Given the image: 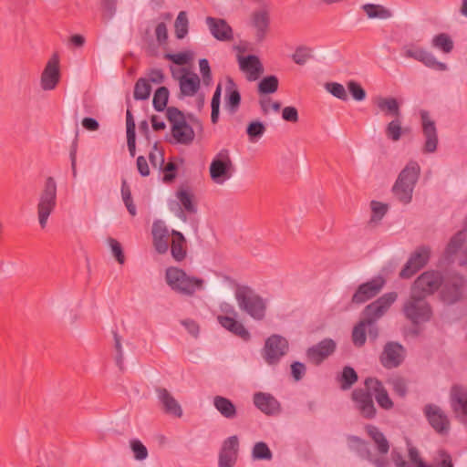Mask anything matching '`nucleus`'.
<instances>
[{
  "label": "nucleus",
  "mask_w": 467,
  "mask_h": 467,
  "mask_svg": "<svg viewBox=\"0 0 467 467\" xmlns=\"http://www.w3.org/2000/svg\"><path fill=\"white\" fill-rule=\"evenodd\" d=\"M397 297L398 295L395 292L386 293L365 307L366 319L358 322L352 331V340L355 346L362 347L365 344L367 326H371L380 318L397 300Z\"/></svg>",
  "instance_id": "obj_1"
},
{
  "label": "nucleus",
  "mask_w": 467,
  "mask_h": 467,
  "mask_svg": "<svg viewBox=\"0 0 467 467\" xmlns=\"http://www.w3.org/2000/svg\"><path fill=\"white\" fill-rule=\"evenodd\" d=\"M234 298L241 311L255 321H262L266 317L267 300L257 294L251 286L237 285Z\"/></svg>",
  "instance_id": "obj_2"
},
{
  "label": "nucleus",
  "mask_w": 467,
  "mask_h": 467,
  "mask_svg": "<svg viewBox=\"0 0 467 467\" xmlns=\"http://www.w3.org/2000/svg\"><path fill=\"white\" fill-rule=\"evenodd\" d=\"M165 281L175 293L192 296L203 289L204 280L194 275H188L184 270L170 266L165 271Z\"/></svg>",
  "instance_id": "obj_3"
},
{
  "label": "nucleus",
  "mask_w": 467,
  "mask_h": 467,
  "mask_svg": "<svg viewBox=\"0 0 467 467\" xmlns=\"http://www.w3.org/2000/svg\"><path fill=\"white\" fill-rule=\"evenodd\" d=\"M420 173V167L415 161L407 163L400 172L398 179L393 185L392 192L395 197L404 204L410 202L414 187Z\"/></svg>",
  "instance_id": "obj_4"
},
{
  "label": "nucleus",
  "mask_w": 467,
  "mask_h": 467,
  "mask_svg": "<svg viewBox=\"0 0 467 467\" xmlns=\"http://www.w3.org/2000/svg\"><path fill=\"white\" fill-rule=\"evenodd\" d=\"M234 171L230 150L227 149L220 150L212 160L209 167L211 180L219 185H223L229 181Z\"/></svg>",
  "instance_id": "obj_5"
},
{
  "label": "nucleus",
  "mask_w": 467,
  "mask_h": 467,
  "mask_svg": "<svg viewBox=\"0 0 467 467\" xmlns=\"http://www.w3.org/2000/svg\"><path fill=\"white\" fill-rule=\"evenodd\" d=\"M425 298L410 292V298L403 305V314L414 325L428 322L432 316L431 307Z\"/></svg>",
  "instance_id": "obj_6"
},
{
  "label": "nucleus",
  "mask_w": 467,
  "mask_h": 467,
  "mask_svg": "<svg viewBox=\"0 0 467 467\" xmlns=\"http://www.w3.org/2000/svg\"><path fill=\"white\" fill-rule=\"evenodd\" d=\"M57 205V182L53 177H47L39 195L37 203L38 222L42 228L47 223L49 215Z\"/></svg>",
  "instance_id": "obj_7"
},
{
  "label": "nucleus",
  "mask_w": 467,
  "mask_h": 467,
  "mask_svg": "<svg viewBox=\"0 0 467 467\" xmlns=\"http://www.w3.org/2000/svg\"><path fill=\"white\" fill-rule=\"evenodd\" d=\"M176 201L169 203L170 210L182 222H187V214L197 213V205L193 201V194L187 189H180L176 192Z\"/></svg>",
  "instance_id": "obj_8"
},
{
  "label": "nucleus",
  "mask_w": 467,
  "mask_h": 467,
  "mask_svg": "<svg viewBox=\"0 0 467 467\" xmlns=\"http://www.w3.org/2000/svg\"><path fill=\"white\" fill-rule=\"evenodd\" d=\"M287 351L288 341L280 335H272L265 340L263 355L267 364L275 365Z\"/></svg>",
  "instance_id": "obj_9"
},
{
  "label": "nucleus",
  "mask_w": 467,
  "mask_h": 467,
  "mask_svg": "<svg viewBox=\"0 0 467 467\" xmlns=\"http://www.w3.org/2000/svg\"><path fill=\"white\" fill-rule=\"evenodd\" d=\"M442 284V275L437 271L422 273L413 283L411 292L424 297L437 291Z\"/></svg>",
  "instance_id": "obj_10"
},
{
  "label": "nucleus",
  "mask_w": 467,
  "mask_h": 467,
  "mask_svg": "<svg viewBox=\"0 0 467 467\" xmlns=\"http://www.w3.org/2000/svg\"><path fill=\"white\" fill-rule=\"evenodd\" d=\"M402 56L413 58L421 62L426 67L439 71H445L448 68L445 63L438 61L431 53L415 45L404 46L402 47Z\"/></svg>",
  "instance_id": "obj_11"
},
{
  "label": "nucleus",
  "mask_w": 467,
  "mask_h": 467,
  "mask_svg": "<svg viewBox=\"0 0 467 467\" xmlns=\"http://www.w3.org/2000/svg\"><path fill=\"white\" fill-rule=\"evenodd\" d=\"M424 415L433 428V430L441 434L447 435L451 429V422L447 414L435 404H427L423 410Z\"/></svg>",
  "instance_id": "obj_12"
},
{
  "label": "nucleus",
  "mask_w": 467,
  "mask_h": 467,
  "mask_svg": "<svg viewBox=\"0 0 467 467\" xmlns=\"http://www.w3.org/2000/svg\"><path fill=\"white\" fill-rule=\"evenodd\" d=\"M352 400L360 415L366 419H373L377 410L373 402V393L366 387L356 389L351 394Z\"/></svg>",
  "instance_id": "obj_13"
},
{
  "label": "nucleus",
  "mask_w": 467,
  "mask_h": 467,
  "mask_svg": "<svg viewBox=\"0 0 467 467\" xmlns=\"http://www.w3.org/2000/svg\"><path fill=\"white\" fill-rule=\"evenodd\" d=\"M60 80L59 58L54 54L47 61L40 77V86L45 91L53 90Z\"/></svg>",
  "instance_id": "obj_14"
},
{
  "label": "nucleus",
  "mask_w": 467,
  "mask_h": 467,
  "mask_svg": "<svg viewBox=\"0 0 467 467\" xmlns=\"http://www.w3.org/2000/svg\"><path fill=\"white\" fill-rule=\"evenodd\" d=\"M431 251L426 246H420L410 256L400 271V277L410 278L420 270L429 261Z\"/></svg>",
  "instance_id": "obj_15"
},
{
  "label": "nucleus",
  "mask_w": 467,
  "mask_h": 467,
  "mask_svg": "<svg viewBox=\"0 0 467 467\" xmlns=\"http://www.w3.org/2000/svg\"><path fill=\"white\" fill-rule=\"evenodd\" d=\"M385 285L381 276L375 277L364 284H361L352 296L354 304H363L377 296Z\"/></svg>",
  "instance_id": "obj_16"
},
{
  "label": "nucleus",
  "mask_w": 467,
  "mask_h": 467,
  "mask_svg": "<svg viewBox=\"0 0 467 467\" xmlns=\"http://www.w3.org/2000/svg\"><path fill=\"white\" fill-rule=\"evenodd\" d=\"M405 349L397 342H388L380 355V363L386 368L399 367L404 360Z\"/></svg>",
  "instance_id": "obj_17"
},
{
  "label": "nucleus",
  "mask_w": 467,
  "mask_h": 467,
  "mask_svg": "<svg viewBox=\"0 0 467 467\" xmlns=\"http://www.w3.org/2000/svg\"><path fill=\"white\" fill-rule=\"evenodd\" d=\"M420 118L422 123V131L425 137L423 151L426 153H432L437 150L438 146V134L436 125L434 121L430 119L429 112L426 110L420 111Z\"/></svg>",
  "instance_id": "obj_18"
},
{
  "label": "nucleus",
  "mask_w": 467,
  "mask_h": 467,
  "mask_svg": "<svg viewBox=\"0 0 467 467\" xmlns=\"http://www.w3.org/2000/svg\"><path fill=\"white\" fill-rule=\"evenodd\" d=\"M239 441L236 435L228 437L219 453V467H234L237 461Z\"/></svg>",
  "instance_id": "obj_19"
},
{
  "label": "nucleus",
  "mask_w": 467,
  "mask_h": 467,
  "mask_svg": "<svg viewBox=\"0 0 467 467\" xmlns=\"http://www.w3.org/2000/svg\"><path fill=\"white\" fill-rule=\"evenodd\" d=\"M205 22L215 39L223 42L234 39L233 28L224 19L207 16Z\"/></svg>",
  "instance_id": "obj_20"
},
{
  "label": "nucleus",
  "mask_w": 467,
  "mask_h": 467,
  "mask_svg": "<svg viewBox=\"0 0 467 467\" xmlns=\"http://www.w3.org/2000/svg\"><path fill=\"white\" fill-rule=\"evenodd\" d=\"M364 384L367 389L372 391L373 396L380 408L387 410L393 408V402L381 381L375 378H368Z\"/></svg>",
  "instance_id": "obj_21"
},
{
  "label": "nucleus",
  "mask_w": 467,
  "mask_h": 467,
  "mask_svg": "<svg viewBox=\"0 0 467 467\" xmlns=\"http://www.w3.org/2000/svg\"><path fill=\"white\" fill-rule=\"evenodd\" d=\"M238 63L240 69L246 75L249 81L256 80L263 73L262 63L255 55L238 56Z\"/></svg>",
  "instance_id": "obj_22"
},
{
  "label": "nucleus",
  "mask_w": 467,
  "mask_h": 467,
  "mask_svg": "<svg viewBox=\"0 0 467 467\" xmlns=\"http://www.w3.org/2000/svg\"><path fill=\"white\" fill-rule=\"evenodd\" d=\"M335 341L330 338H326L316 346L309 348L307 349L306 356L311 362L318 365L328 356H330L335 351Z\"/></svg>",
  "instance_id": "obj_23"
},
{
  "label": "nucleus",
  "mask_w": 467,
  "mask_h": 467,
  "mask_svg": "<svg viewBox=\"0 0 467 467\" xmlns=\"http://www.w3.org/2000/svg\"><path fill=\"white\" fill-rule=\"evenodd\" d=\"M464 280L461 276H453L450 281H446L441 292V297L446 304L457 302L462 294Z\"/></svg>",
  "instance_id": "obj_24"
},
{
  "label": "nucleus",
  "mask_w": 467,
  "mask_h": 467,
  "mask_svg": "<svg viewBox=\"0 0 467 467\" xmlns=\"http://www.w3.org/2000/svg\"><path fill=\"white\" fill-rule=\"evenodd\" d=\"M251 26L254 30L256 41L262 42L265 38L270 26L268 12L265 10L254 12L251 17Z\"/></svg>",
  "instance_id": "obj_25"
},
{
  "label": "nucleus",
  "mask_w": 467,
  "mask_h": 467,
  "mask_svg": "<svg viewBox=\"0 0 467 467\" xmlns=\"http://www.w3.org/2000/svg\"><path fill=\"white\" fill-rule=\"evenodd\" d=\"M254 403L257 409L267 415H275L280 411V403L269 393H255L254 395Z\"/></svg>",
  "instance_id": "obj_26"
},
{
  "label": "nucleus",
  "mask_w": 467,
  "mask_h": 467,
  "mask_svg": "<svg viewBox=\"0 0 467 467\" xmlns=\"http://www.w3.org/2000/svg\"><path fill=\"white\" fill-rule=\"evenodd\" d=\"M179 86L182 96L192 97L200 88V78L196 73L183 69V74L179 78Z\"/></svg>",
  "instance_id": "obj_27"
},
{
  "label": "nucleus",
  "mask_w": 467,
  "mask_h": 467,
  "mask_svg": "<svg viewBox=\"0 0 467 467\" xmlns=\"http://www.w3.org/2000/svg\"><path fill=\"white\" fill-rule=\"evenodd\" d=\"M158 399L161 401L165 413L181 418L182 416V409L173 396L164 388L156 389Z\"/></svg>",
  "instance_id": "obj_28"
},
{
  "label": "nucleus",
  "mask_w": 467,
  "mask_h": 467,
  "mask_svg": "<svg viewBox=\"0 0 467 467\" xmlns=\"http://www.w3.org/2000/svg\"><path fill=\"white\" fill-rule=\"evenodd\" d=\"M225 108L231 113H235L241 104V95L238 88L230 77L225 80Z\"/></svg>",
  "instance_id": "obj_29"
},
{
  "label": "nucleus",
  "mask_w": 467,
  "mask_h": 467,
  "mask_svg": "<svg viewBox=\"0 0 467 467\" xmlns=\"http://www.w3.org/2000/svg\"><path fill=\"white\" fill-rule=\"evenodd\" d=\"M172 236L171 244V254L176 262H182L187 255V243L184 235L177 231L171 230Z\"/></svg>",
  "instance_id": "obj_30"
},
{
  "label": "nucleus",
  "mask_w": 467,
  "mask_h": 467,
  "mask_svg": "<svg viewBox=\"0 0 467 467\" xmlns=\"http://www.w3.org/2000/svg\"><path fill=\"white\" fill-rule=\"evenodd\" d=\"M218 323L226 330L230 331L234 335L241 337L244 340L250 339V333L244 327L242 322L237 320V317H217Z\"/></svg>",
  "instance_id": "obj_31"
},
{
  "label": "nucleus",
  "mask_w": 467,
  "mask_h": 467,
  "mask_svg": "<svg viewBox=\"0 0 467 467\" xmlns=\"http://www.w3.org/2000/svg\"><path fill=\"white\" fill-rule=\"evenodd\" d=\"M213 403L214 408L225 419L233 420L236 417V407L229 399L223 396H215Z\"/></svg>",
  "instance_id": "obj_32"
},
{
  "label": "nucleus",
  "mask_w": 467,
  "mask_h": 467,
  "mask_svg": "<svg viewBox=\"0 0 467 467\" xmlns=\"http://www.w3.org/2000/svg\"><path fill=\"white\" fill-rule=\"evenodd\" d=\"M171 135L177 143L185 145L194 139V131L187 122L171 127Z\"/></svg>",
  "instance_id": "obj_33"
},
{
  "label": "nucleus",
  "mask_w": 467,
  "mask_h": 467,
  "mask_svg": "<svg viewBox=\"0 0 467 467\" xmlns=\"http://www.w3.org/2000/svg\"><path fill=\"white\" fill-rule=\"evenodd\" d=\"M135 120L131 113L130 106L126 110V133H127V145L129 151L132 157L136 152V134H135Z\"/></svg>",
  "instance_id": "obj_34"
},
{
  "label": "nucleus",
  "mask_w": 467,
  "mask_h": 467,
  "mask_svg": "<svg viewBox=\"0 0 467 467\" xmlns=\"http://www.w3.org/2000/svg\"><path fill=\"white\" fill-rule=\"evenodd\" d=\"M451 406L456 413L467 418V391L454 388L451 393Z\"/></svg>",
  "instance_id": "obj_35"
},
{
  "label": "nucleus",
  "mask_w": 467,
  "mask_h": 467,
  "mask_svg": "<svg viewBox=\"0 0 467 467\" xmlns=\"http://www.w3.org/2000/svg\"><path fill=\"white\" fill-rule=\"evenodd\" d=\"M377 107L387 116H393L396 119L400 116L399 102L394 98H379Z\"/></svg>",
  "instance_id": "obj_36"
},
{
  "label": "nucleus",
  "mask_w": 467,
  "mask_h": 467,
  "mask_svg": "<svg viewBox=\"0 0 467 467\" xmlns=\"http://www.w3.org/2000/svg\"><path fill=\"white\" fill-rule=\"evenodd\" d=\"M361 8L369 19H388L392 16L391 11L381 5L364 4Z\"/></svg>",
  "instance_id": "obj_37"
},
{
  "label": "nucleus",
  "mask_w": 467,
  "mask_h": 467,
  "mask_svg": "<svg viewBox=\"0 0 467 467\" xmlns=\"http://www.w3.org/2000/svg\"><path fill=\"white\" fill-rule=\"evenodd\" d=\"M366 429L368 434L377 444L378 451L382 454H386L389 450V444L384 434L376 426L373 425H368Z\"/></svg>",
  "instance_id": "obj_38"
},
{
  "label": "nucleus",
  "mask_w": 467,
  "mask_h": 467,
  "mask_svg": "<svg viewBox=\"0 0 467 467\" xmlns=\"http://www.w3.org/2000/svg\"><path fill=\"white\" fill-rule=\"evenodd\" d=\"M337 380L340 384L341 389L347 390L358 381V374L353 368L346 366L341 374L337 377Z\"/></svg>",
  "instance_id": "obj_39"
},
{
  "label": "nucleus",
  "mask_w": 467,
  "mask_h": 467,
  "mask_svg": "<svg viewBox=\"0 0 467 467\" xmlns=\"http://www.w3.org/2000/svg\"><path fill=\"white\" fill-rule=\"evenodd\" d=\"M151 93L150 80L145 78H139L134 86L133 97L136 100H146Z\"/></svg>",
  "instance_id": "obj_40"
},
{
  "label": "nucleus",
  "mask_w": 467,
  "mask_h": 467,
  "mask_svg": "<svg viewBox=\"0 0 467 467\" xmlns=\"http://www.w3.org/2000/svg\"><path fill=\"white\" fill-rule=\"evenodd\" d=\"M189 32V20L187 13L181 11L174 22V33L178 39H183Z\"/></svg>",
  "instance_id": "obj_41"
},
{
  "label": "nucleus",
  "mask_w": 467,
  "mask_h": 467,
  "mask_svg": "<svg viewBox=\"0 0 467 467\" xmlns=\"http://www.w3.org/2000/svg\"><path fill=\"white\" fill-rule=\"evenodd\" d=\"M252 458L254 461H271L273 453L265 442L258 441L252 449Z\"/></svg>",
  "instance_id": "obj_42"
},
{
  "label": "nucleus",
  "mask_w": 467,
  "mask_h": 467,
  "mask_svg": "<svg viewBox=\"0 0 467 467\" xmlns=\"http://www.w3.org/2000/svg\"><path fill=\"white\" fill-rule=\"evenodd\" d=\"M169 89L166 87H160L153 95V108L156 111H163L167 106Z\"/></svg>",
  "instance_id": "obj_43"
},
{
  "label": "nucleus",
  "mask_w": 467,
  "mask_h": 467,
  "mask_svg": "<svg viewBox=\"0 0 467 467\" xmlns=\"http://www.w3.org/2000/svg\"><path fill=\"white\" fill-rule=\"evenodd\" d=\"M420 467H454V463L449 452L440 450L431 464H421Z\"/></svg>",
  "instance_id": "obj_44"
},
{
  "label": "nucleus",
  "mask_w": 467,
  "mask_h": 467,
  "mask_svg": "<svg viewBox=\"0 0 467 467\" xmlns=\"http://www.w3.org/2000/svg\"><path fill=\"white\" fill-rule=\"evenodd\" d=\"M387 138L392 141H398L402 135L401 121L399 118L392 119L388 123L385 129Z\"/></svg>",
  "instance_id": "obj_45"
},
{
  "label": "nucleus",
  "mask_w": 467,
  "mask_h": 467,
  "mask_svg": "<svg viewBox=\"0 0 467 467\" xmlns=\"http://www.w3.org/2000/svg\"><path fill=\"white\" fill-rule=\"evenodd\" d=\"M431 44L434 47L444 53H450L453 48V42L451 37L444 33L439 34L432 38Z\"/></svg>",
  "instance_id": "obj_46"
},
{
  "label": "nucleus",
  "mask_w": 467,
  "mask_h": 467,
  "mask_svg": "<svg viewBox=\"0 0 467 467\" xmlns=\"http://www.w3.org/2000/svg\"><path fill=\"white\" fill-rule=\"evenodd\" d=\"M278 88V78L275 76H267L262 78L258 84V91L261 94H272Z\"/></svg>",
  "instance_id": "obj_47"
},
{
  "label": "nucleus",
  "mask_w": 467,
  "mask_h": 467,
  "mask_svg": "<svg viewBox=\"0 0 467 467\" xmlns=\"http://www.w3.org/2000/svg\"><path fill=\"white\" fill-rule=\"evenodd\" d=\"M464 241H465V234L463 231H460L455 235H453L446 247V250H445L446 256L449 258L451 255L455 254L459 251V249L462 247Z\"/></svg>",
  "instance_id": "obj_48"
},
{
  "label": "nucleus",
  "mask_w": 467,
  "mask_h": 467,
  "mask_svg": "<svg viewBox=\"0 0 467 467\" xmlns=\"http://www.w3.org/2000/svg\"><path fill=\"white\" fill-rule=\"evenodd\" d=\"M130 447L136 461H144L148 457V450L146 446L138 439L130 441Z\"/></svg>",
  "instance_id": "obj_49"
},
{
  "label": "nucleus",
  "mask_w": 467,
  "mask_h": 467,
  "mask_svg": "<svg viewBox=\"0 0 467 467\" xmlns=\"http://www.w3.org/2000/svg\"><path fill=\"white\" fill-rule=\"evenodd\" d=\"M265 131V126L261 121H252L246 129V133L250 141H255L261 138Z\"/></svg>",
  "instance_id": "obj_50"
},
{
  "label": "nucleus",
  "mask_w": 467,
  "mask_h": 467,
  "mask_svg": "<svg viewBox=\"0 0 467 467\" xmlns=\"http://www.w3.org/2000/svg\"><path fill=\"white\" fill-rule=\"evenodd\" d=\"M388 383L392 387L393 391L400 397L404 398L407 394V383L400 376H395L388 379Z\"/></svg>",
  "instance_id": "obj_51"
},
{
  "label": "nucleus",
  "mask_w": 467,
  "mask_h": 467,
  "mask_svg": "<svg viewBox=\"0 0 467 467\" xmlns=\"http://www.w3.org/2000/svg\"><path fill=\"white\" fill-rule=\"evenodd\" d=\"M325 88L327 92H329L337 99L344 101L348 99L347 91L342 84L337 82H328L325 85Z\"/></svg>",
  "instance_id": "obj_52"
},
{
  "label": "nucleus",
  "mask_w": 467,
  "mask_h": 467,
  "mask_svg": "<svg viewBox=\"0 0 467 467\" xmlns=\"http://www.w3.org/2000/svg\"><path fill=\"white\" fill-rule=\"evenodd\" d=\"M168 120L171 122V127L178 126L186 122L183 113L177 108L169 107L166 110Z\"/></svg>",
  "instance_id": "obj_53"
},
{
  "label": "nucleus",
  "mask_w": 467,
  "mask_h": 467,
  "mask_svg": "<svg viewBox=\"0 0 467 467\" xmlns=\"http://www.w3.org/2000/svg\"><path fill=\"white\" fill-rule=\"evenodd\" d=\"M199 67L203 85L207 87L210 86L213 82V77L209 61L206 58L200 59Z\"/></svg>",
  "instance_id": "obj_54"
},
{
  "label": "nucleus",
  "mask_w": 467,
  "mask_h": 467,
  "mask_svg": "<svg viewBox=\"0 0 467 467\" xmlns=\"http://www.w3.org/2000/svg\"><path fill=\"white\" fill-rule=\"evenodd\" d=\"M108 244L110 247L113 256L119 262V264L123 265L125 262V256H124L123 250H122V247H121V244H119V242L114 238L109 237L108 239Z\"/></svg>",
  "instance_id": "obj_55"
},
{
  "label": "nucleus",
  "mask_w": 467,
  "mask_h": 467,
  "mask_svg": "<svg viewBox=\"0 0 467 467\" xmlns=\"http://www.w3.org/2000/svg\"><path fill=\"white\" fill-rule=\"evenodd\" d=\"M149 159L151 165L154 168L161 169L164 164V158L162 151L158 149L157 143L155 142L152 150L149 154Z\"/></svg>",
  "instance_id": "obj_56"
},
{
  "label": "nucleus",
  "mask_w": 467,
  "mask_h": 467,
  "mask_svg": "<svg viewBox=\"0 0 467 467\" xmlns=\"http://www.w3.org/2000/svg\"><path fill=\"white\" fill-rule=\"evenodd\" d=\"M311 57V49L306 47H297L293 54V60L297 65H304Z\"/></svg>",
  "instance_id": "obj_57"
},
{
  "label": "nucleus",
  "mask_w": 467,
  "mask_h": 467,
  "mask_svg": "<svg viewBox=\"0 0 467 467\" xmlns=\"http://www.w3.org/2000/svg\"><path fill=\"white\" fill-rule=\"evenodd\" d=\"M348 88L355 100L361 101L365 99L366 91L359 83L351 80L348 83Z\"/></svg>",
  "instance_id": "obj_58"
},
{
  "label": "nucleus",
  "mask_w": 467,
  "mask_h": 467,
  "mask_svg": "<svg viewBox=\"0 0 467 467\" xmlns=\"http://www.w3.org/2000/svg\"><path fill=\"white\" fill-rule=\"evenodd\" d=\"M371 210H372L371 221L378 222V221H380L383 218V216L385 215V213H387L388 206L379 202L372 201L371 202Z\"/></svg>",
  "instance_id": "obj_59"
},
{
  "label": "nucleus",
  "mask_w": 467,
  "mask_h": 467,
  "mask_svg": "<svg viewBox=\"0 0 467 467\" xmlns=\"http://www.w3.org/2000/svg\"><path fill=\"white\" fill-rule=\"evenodd\" d=\"M165 58L173 62L176 65H185L192 59V53L190 52H180L175 54H166Z\"/></svg>",
  "instance_id": "obj_60"
},
{
  "label": "nucleus",
  "mask_w": 467,
  "mask_h": 467,
  "mask_svg": "<svg viewBox=\"0 0 467 467\" xmlns=\"http://www.w3.org/2000/svg\"><path fill=\"white\" fill-rule=\"evenodd\" d=\"M169 236H160L152 238V243L157 253L163 254L169 250Z\"/></svg>",
  "instance_id": "obj_61"
},
{
  "label": "nucleus",
  "mask_w": 467,
  "mask_h": 467,
  "mask_svg": "<svg viewBox=\"0 0 467 467\" xmlns=\"http://www.w3.org/2000/svg\"><path fill=\"white\" fill-rule=\"evenodd\" d=\"M261 109L264 114H267L272 109L274 111H279L281 104L278 101H272L270 98H264L260 99Z\"/></svg>",
  "instance_id": "obj_62"
},
{
  "label": "nucleus",
  "mask_w": 467,
  "mask_h": 467,
  "mask_svg": "<svg viewBox=\"0 0 467 467\" xmlns=\"http://www.w3.org/2000/svg\"><path fill=\"white\" fill-rule=\"evenodd\" d=\"M306 366L302 362L295 361L291 364V374L296 381L302 379L306 374Z\"/></svg>",
  "instance_id": "obj_63"
},
{
  "label": "nucleus",
  "mask_w": 467,
  "mask_h": 467,
  "mask_svg": "<svg viewBox=\"0 0 467 467\" xmlns=\"http://www.w3.org/2000/svg\"><path fill=\"white\" fill-rule=\"evenodd\" d=\"M151 234L152 238L160 236H169V230L163 222L155 221L152 224Z\"/></svg>",
  "instance_id": "obj_64"
}]
</instances>
